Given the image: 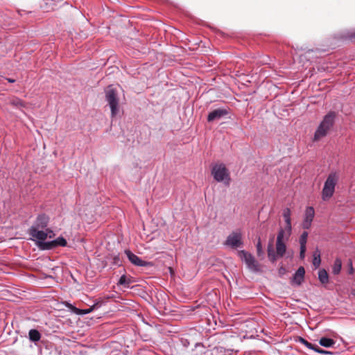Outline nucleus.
<instances>
[{
  "mask_svg": "<svg viewBox=\"0 0 355 355\" xmlns=\"http://www.w3.org/2000/svg\"><path fill=\"white\" fill-rule=\"evenodd\" d=\"M236 252L237 256L245 264L247 268L252 272H259L261 270L260 264L255 257L246 250H242L243 245H228Z\"/></svg>",
  "mask_w": 355,
  "mask_h": 355,
  "instance_id": "f257e3e1",
  "label": "nucleus"
},
{
  "mask_svg": "<svg viewBox=\"0 0 355 355\" xmlns=\"http://www.w3.org/2000/svg\"><path fill=\"white\" fill-rule=\"evenodd\" d=\"M336 112L330 111L323 118L314 134V140L319 141L325 137L329 131L332 128L335 123Z\"/></svg>",
  "mask_w": 355,
  "mask_h": 355,
  "instance_id": "f03ea898",
  "label": "nucleus"
},
{
  "mask_svg": "<svg viewBox=\"0 0 355 355\" xmlns=\"http://www.w3.org/2000/svg\"><path fill=\"white\" fill-rule=\"evenodd\" d=\"M291 214V213L289 208L284 209L283 217L285 220V225L284 227H280L275 244H285V243L288 241L292 231Z\"/></svg>",
  "mask_w": 355,
  "mask_h": 355,
  "instance_id": "7ed1b4c3",
  "label": "nucleus"
},
{
  "mask_svg": "<svg viewBox=\"0 0 355 355\" xmlns=\"http://www.w3.org/2000/svg\"><path fill=\"white\" fill-rule=\"evenodd\" d=\"M211 175L218 182H223L226 186H229L231 182L230 174L223 163L215 164L211 168Z\"/></svg>",
  "mask_w": 355,
  "mask_h": 355,
  "instance_id": "20e7f679",
  "label": "nucleus"
},
{
  "mask_svg": "<svg viewBox=\"0 0 355 355\" xmlns=\"http://www.w3.org/2000/svg\"><path fill=\"white\" fill-rule=\"evenodd\" d=\"M28 232L31 239L35 241L36 244L46 243L45 240L47 238L52 239L55 236L54 232L49 228H46L44 231L43 229L30 227Z\"/></svg>",
  "mask_w": 355,
  "mask_h": 355,
  "instance_id": "39448f33",
  "label": "nucleus"
},
{
  "mask_svg": "<svg viewBox=\"0 0 355 355\" xmlns=\"http://www.w3.org/2000/svg\"><path fill=\"white\" fill-rule=\"evenodd\" d=\"M105 98L111 110V116L114 118L117 115L119 111V98L116 89L113 87L112 85L107 87L105 89Z\"/></svg>",
  "mask_w": 355,
  "mask_h": 355,
  "instance_id": "423d86ee",
  "label": "nucleus"
},
{
  "mask_svg": "<svg viewBox=\"0 0 355 355\" xmlns=\"http://www.w3.org/2000/svg\"><path fill=\"white\" fill-rule=\"evenodd\" d=\"M338 180V178L336 173H331L328 175L322 191V199L323 200H329L333 196Z\"/></svg>",
  "mask_w": 355,
  "mask_h": 355,
  "instance_id": "0eeeda50",
  "label": "nucleus"
},
{
  "mask_svg": "<svg viewBox=\"0 0 355 355\" xmlns=\"http://www.w3.org/2000/svg\"><path fill=\"white\" fill-rule=\"evenodd\" d=\"M125 254H126L130 263L136 266L148 267L152 266L153 265L152 262L142 260L130 250H125Z\"/></svg>",
  "mask_w": 355,
  "mask_h": 355,
  "instance_id": "6e6552de",
  "label": "nucleus"
},
{
  "mask_svg": "<svg viewBox=\"0 0 355 355\" xmlns=\"http://www.w3.org/2000/svg\"><path fill=\"white\" fill-rule=\"evenodd\" d=\"M274 246L268 245V257L272 262H275L278 257H282L286 250V245H276L277 250L275 252Z\"/></svg>",
  "mask_w": 355,
  "mask_h": 355,
  "instance_id": "1a4fd4ad",
  "label": "nucleus"
},
{
  "mask_svg": "<svg viewBox=\"0 0 355 355\" xmlns=\"http://www.w3.org/2000/svg\"><path fill=\"white\" fill-rule=\"evenodd\" d=\"M230 113V110L227 108H218L214 110L211 112L209 113L207 116V121L212 122L215 120H219Z\"/></svg>",
  "mask_w": 355,
  "mask_h": 355,
  "instance_id": "9d476101",
  "label": "nucleus"
},
{
  "mask_svg": "<svg viewBox=\"0 0 355 355\" xmlns=\"http://www.w3.org/2000/svg\"><path fill=\"white\" fill-rule=\"evenodd\" d=\"M49 221V218L46 214H40L37 216L36 220L31 227H35L37 229H45L46 228Z\"/></svg>",
  "mask_w": 355,
  "mask_h": 355,
  "instance_id": "9b49d317",
  "label": "nucleus"
},
{
  "mask_svg": "<svg viewBox=\"0 0 355 355\" xmlns=\"http://www.w3.org/2000/svg\"><path fill=\"white\" fill-rule=\"evenodd\" d=\"M315 216V211L312 207H308L305 211L304 219L302 223L303 228L309 229Z\"/></svg>",
  "mask_w": 355,
  "mask_h": 355,
  "instance_id": "f8f14e48",
  "label": "nucleus"
},
{
  "mask_svg": "<svg viewBox=\"0 0 355 355\" xmlns=\"http://www.w3.org/2000/svg\"><path fill=\"white\" fill-rule=\"evenodd\" d=\"M242 232L241 230L232 232L227 238L224 244H242Z\"/></svg>",
  "mask_w": 355,
  "mask_h": 355,
  "instance_id": "ddd939ff",
  "label": "nucleus"
},
{
  "mask_svg": "<svg viewBox=\"0 0 355 355\" xmlns=\"http://www.w3.org/2000/svg\"><path fill=\"white\" fill-rule=\"evenodd\" d=\"M305 275V270L303 266H300L298 268V269L296 270L293 275V282L297 284L300 285L302 282L304 281Z\"/></svg>",
  "mask_w": 355,
  "mask_h": 355,
  "instance_id": "4468645a",
  "label": "nucleus"
},
{
  "mask_svg": "<svg viewBox=\"0 0 355 355\" xmlns=\"http://www.w3.org/2000/svg\"><path fill=\"white\" fill-rule=\"evenodd\" d=\"M41 334L40 332L35 329H32L28 332V338L31 342L36 343L41 339Z\"/></svg>",
  "mask_w": 355,
  "mask_h": 355,
  "instance_id": "2eb2a0df",
  "label": "nucleus"
},
{
  "mask_svg": "<svg viewBox=\"0 0 355 355\" xmlns=\"http://www.w3.org/2000/svg\"><path fill=\"white\" fill-rule=\"evenodd\" d=\"M132 283L131 277H128L125 275H123L119 278L117 284L123 286L125 288H130Z\"/></svg>",
  "mask_w": 355,
  "mask_h": 355,
  "instance_id": "dca6fc26",
  "label": "nucleus"
},
{
  "mask_svg": "<svg viewBox=\"0 0 355 355\" xmlns=\"http://www.w3.org/2000/svg\"><path fill=\"white\" fill-rule=\"evenodd\" d=\"M313 257V265L314 268L316 269V268H319V266L321 263L320 251L318 250V248L314 251Z\"/></svg>",
  "mask_w": 355,
  "mask_h": 355,
  "instance_id": "f3484780",
  "label": "nucleus"
},
{
  "mask_svg": "<svg viewBox=\"0 0 355 355\" xmlns=\"http://www.w3.org/2000/svg\"><path fill=\"white\" fill-rule=\"evenodd\" d=\"M342 269V261L340 258H336L332 266V272L334 275H338Z\"/></svg>",
  "mask_w": 355,
  "mask_h": 355,
  "instance_id": "a211bd4d",
  "label": "nucleus"
},
{
  "mask_svg": "<svg viewBox=\"0 0 355 355\" xmlns=\"http://www.w3.org/2000/svg\"><path fill=\"white\" fill-rule=\"evenodd\" d=\"M318 279L322 284H327L329 282V275L325 269L322 268L319 270Z\"/></svg>",
  "mask_w": 355,
  "mask_h": 355,
  "instance_id": "6ab92c4d",
  "label": "nucleus"
},
{
  "mask_svg": "<svg viewBox=\"0 0 355 355\" xmlns=\"http://www.w3.org/2000/svg\"><path fill=\"white\" fill-rule=\"evenodd\" d=\"M319 343L324 347H330L335 344V341L330 338L322 337L319 340Z\"/></svg>",
  "mask_w": 355,
  "mask_h": 355,
  "instance_id": "aec40b11",
  "label": "nucleus"
},
{
  "mask_svg": "<svg viewBox=\"0 0 355 355\" xmlns=\"http://www.w3.org/2000/svg\"><path fill=\"white\" fill-rule=\"evenodd\" d=\"M105 243L107 245L110 244H115L116 242L118 243H121L120 239L119 236H116L114 234H109L107 236L105 239Z\"/></svg>",
  "mask_w": 355,
  "mask_h": 355,
  "instance_id": "412c9836",
  "label": "nucleus"
},
{
  "mask_svg": "<svg viewBox=\"0 0 355 355\" xmlns=\"http://www.w3.org/2000/svg\"><path fill=\"white\" fill-rule=\"evenodd\" d=\"M100 306V304L99 303H96L94 304V305L91 306L88 309H80L79 310V312H78V313H80V314H83V315H86V314H88L89 313H91L92 311H93L95 309L98 308Z\"/></svg>",
  "mask_w": 355,
  "mask_h": 355,
  "instance_id": "4be33fe9",
  "label": "nucleus"
},
{
  "mask_svg": "<svg viewBox=\"0 0 355 355\" xmlns=\"http://www.w3.org/2000/svg\"><path fill=\"white\" fill-rule=\"evenodd\" d=\"M299 342L304 345L306 347H308L310 349H312L314 351V349H315L317 345L312 344L311 343L308 342L306 339L303 338L302 337L298 338Z\"/></svg>",
  "mask_w": 355,
  "mask_h": 355,
  "instance_id": "5701e85b",
  "label": "nucleus"
},
{
  "mask_svg": "<svg viewBox=\"0 0 355 355\" xmlns=\"http://www.w3.org/2000/svg\"><path fill=\"white\" fill-rule=\"evenodd\" d=\"M44 244H67V243L65 239H64L63 237H59L51 241H47Z\"/></svg>",
  "mask_w": 355,
  "mask_h": 355,
  "instance_id": "b1692460",
  "label": "nucleus"
},
{
  "mask_svg": "<svg viewBox=\"0 0 355 355\" xmlns=\"http://www.w3.org/2000/svg\"><path fill=\"white\" fill-rule=\"evenodd\" d=\"M264 245H257V257L261 259H263L264 258V256H265V252H264V249H263V247Z\"/></svg>",
  "mask_w": 355,
  "mask_h": 355,
  "instance_id": "393cba45",
  "label": "nucleus"
},
{
  "mask_svg": "<svg viewBox=\"0 0 355 355\" xmlns=\"http://www.w3.org/2000/svg\"><path fill=\"white\" fill-rule=\"evenodd\" d=\"M11 104L17 106V107H23L24 106V103L21 99L18 98H15L11 101Z\"/></svg>",
  "mask_w": 355,
  "mask_h": 355,
  "instance_id": "a878e982",
  "label": "nucleus"
},
{
  "mask_svg": "<svg viewBox=\"0 0 355 355\" xmlns=\"http://www.w3.org/2000/svg\"><path fill=\"white\" fill-rule=\"evenodd\" d=\"M308 233L304 232L300 237L299 244H306L307 241Z\"/></svg>",
  "mask_w": 355,
  "mask_h": 355,
  "instance_id": "bb28decb",
  "label": "nucleus"
},
{
  "mask_svg": "<svg viewBox=\"0 0 355 355\" xmlns=\"http://www.w3.org/2000/svg\"><path fill=\"white\" fill-rule=\"evenodd\" d=\"M314 351L319 354H334L331 352L326 351L324 349H321L318 345L316 346L315 349H314Z\"/></svg>",
  "mask_w": 355,
  "mask_h": 355,
  "instance_id": "cd10ccee",
  "label": "nucleus"
},
{
  "mask_svg": "<svg viewBox=\"0 0 355 355\" xmlns=\"http://www.w3.org/2000/svg\"><path fill=\"white\" fill-rule=\"evenodd\" d=\"M56 246L57 245H37L39 250H51Z\"/></svg>",
  "mask_w": 355,
  "mask_h": 355,
  "instance_id": "c85d7f7f",
  "label": "nucleus"
},
{
  "mask_svg": "<svg viewBox=\"0 0 355 355\" xmlns=\"http://www.w3.org/2000/svg\"><path fill=\"white\" fill-rule=\"evenodd\" d=\"M113 263L117 266H120L121 264V260L120 259L119 255H116L114 257Z\"/></svg>",
  "mask_w": 355,
  "mask_h": 355,
  "instance_id": "c756f323",
  "label": "nucleus"
},
{
  "mask_svg": "<svg viewBox=\"0 0 355 355\" xmlns=\"http://www.w3.org/2000/svg\"><path fill=\"white\" fill-rule=\"evenodd\" d=\"M306 250V245H300V255L301 259H304Z\"/></svg>",
  "mask_w": 355,
  "mask_h": 355,
  "instance_id": "7c9ffc66",
  "label": "nucleus"
},
{
  "mask_svg": "<svg viewBox=\"0 0 355 355\" xmlns=\"http://www.w3.org/2000/svg\"><path fill=\"white\" fill-rule=\"evenodd\" d=\"M347 265H348V268H349L348 273L350 275L353 274L354 273V268H353V263L351 259H349Z\"/></svg>",
  "mask_w": 355,
  "mask_h": 355,
  "instance_id": "2f4dec72",
  "label": "nucleus"
},
{
  "mask_svg": "<svg viewBox=\"0 0 355 355\" xmlns=\"http://www.w3.org/2000/svg\"><path fill=\"white\" fill-rule=\"evenodd\" d=\"M182 343L183 346L185 347H187L189 345V342L187 340H182Z\"/></svg>",
  "mask_w": 355,
  "mask_h": 355,
  "instance_id": "473e14b6",
  "label": "nucleus"
},
{
  "mask_svg": "<svg viewBox=\"0 0 355 355\" xmlns=\"http://www.w3.org/2000/svg\"><path fill=\"white\" fill-rule=\"evenodd\" d=\"M200 347H203L202 343H196L195 344V347H196V348H197L198 347H200Z\"/></svg>",
  "mask_w": 355,
  "mask_h": 355,
  "instance_id": "72a5a7b5",
  "label": "nucleus"
},
{
  "mask_svg": "<svg viewBox=\"0 0 355 355\" xmlns=\"http://www.w3.org/2000/svg\"><path fill=\"white\" fill-rule=\"evenodd\" d=\"M7 80L9 83H15V79H12V78H7Z\"/></svg>",
  "mask_w": 355,
  "mask_h": 355,
  "instance_id": "f704fd0d",
  "label": "nucleus"
},
{
  "mask_svg": "<svg viewBox=\"0 0 355 355\" xmlns=\"http://www.w3.org/2000/svg\"><path fill=\"white\" fill-rule=\"evenodd\" d=\"M257 244H258V245H260V244H261L260 241H259V242H258V243H257Z\"/></svg>",
  "mask_w": 355,
  "mask_h": 355,
  "instance_id": "c9c22d12",
  "label": "nucleus"
}]
</instances>
